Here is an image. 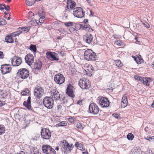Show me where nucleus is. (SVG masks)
<instances>
[{
	"label": "nucleus",
	"instance_id": "f257e3e1",
	"mask_svg": "<svg viewBox=\"0 0 154 154\" xmlns=\"http://www.w3.org/2000/svg\"><path fill=\"white\" fill-rule=\"evenodd\" d=\"M84 59L88 61L95 60L96 59V54L91 49H88L84 53Z\"/></svg>",
	"mask_w": 154,
	"mask_h": 154
},
{
	"label": "nucleus",
	"instance_id": "4c0bfd02",
	"mask_svg": "<svg viewBox=\"0 0 154 154\" xmlns=\"http://www.w3.org/2000/svg\"><path fill=\"white\" fill-rule=\"evenodd\" d=\"M76 127L80 129H82L83 128V125L79 122H78L76 124Z\"/></svg>",
	"mask_w": 154,
	"mask_h": 154
},
{
	"label": "nucleus",
	"instance_id": "5701e85b",
	"mask_svg": "<svg viewBox=\"0 0 154 154\" xmlns=\"http://www.w3.org/2000/svg\"><path fill=\"white\" fill-rule=\"evenodd\" d=\"M31 98L29 96L27 101H24L23 102V105L25 106L29 110H31Z\"/></svg>",
	"mask_w": 154,
	"mask_h": 154
},
{
	"label": "nucleus",
	"instance_id": "bf43d9fd",
	"mask_svg": "<svg viewBox=\"0 0 154 154\" xmlns=\"http://www.w3.org/2000/svg\"><path fill=\"white\" fill-rule=\"evenodd\" d=\"M62 106L61 105H58L57 106V109L58 110H60L61 109Z\"/></svg>",
	"mask_w": 154,
	"mask_h": 154
},
{
	"label": "nucleus",
	"instance_id": "473e14b6",
	"mask_svg": "<svg viewBox=\"0 0 154 154\" xmlns=\"http://www.w3.org/2000/svg\"><path fill=\"white\" fill-rule=\"evenodd\" d=\"M134 137L133 135L131 133L128 134L127 135L128 139L130 140H132L133 139Z\"/></svg>",
	"mask_w": 154,
	"mask_h": 154
},
{
	"label": "nucleus",
	"instance_id": "2eb2a0df",
	"mask_svg": "<svg viewBox=\"0 0 154 154\" xmlns=\"http://www.w3.org/2000/svg\"><path fill=\"white\" fill-rule=\"evenodd\" d=\"M51 96L55 100H58L60 99V95L58 91L55 89H53L50 91Z\"/></svg>",
	"mask_w": 154,
	"mask_h": 154
},
{
	"label": "nucleus",
	"instance_id": "9b49d317",
	"mask_svg": "<svg viewBox=\"0 0 154 154\" xmlns=\"http://www.w3.org/2000/svg\"><path fill=\"white\" fill-rule=\"evenodd\" d=\"M41 137L44 139L49 140L51 136V133L49 129L43 128L41 130Z\"/></svg>",
	"mask_w": 154,
	"mask_h": 154
},
{
	"label": "nucleus",
	"instance_id": "7ed1b4c3",
	"mask_svg": "<svg viewBox=\"0 0 154 154\" xmlns=\"http://www.w3.org/2000/svg\"><path fill=\"white\" fill-rule=\"evenodd\" d=\"M79 85L83 89H88L91 86L89 81L87 79L84 78L79 80Z\"/></svg>",
	"mask_w": 154,
	"mask_h": 154
},
{
	"label": "nucleus",
	"instance_id": "49530a36",
	"mask_svg": "<svg viewBox=\"0 0 154 154\" xmlns=\"http://www.w3.org/2000/svg\"><path fill=\"white\" fill-rule=\"evenodd\" d=\"M28 14L30 16L29 17L31 19H33V18H34V14L33 12H29L28 13Z\"/></svg>",
	"mask_w": 154,
	"mask_h": 154
},
{
	"label": "nucleus",
	"instance_id": "e2e57ef3",
	"mask_svg": "<svg viewBox=\"0 0 154 154\" xmlns=\"http://www.w3.org/2000/svg\"><path fill=\"white\" fill-rule=\"evenodd\" d=\"M68 120L70 122H72L73 121V119H72L69 118Z\"/></svg>",
	"mask_w": 154,
	"mask_h": 154
},
{
	"label": "nucleus",
	"instance_id": "412c9836",
	"mask_svg": "<svg viewBox=\"0 0 154 154\" xmlns=\"http://www.w3.org/2000/svg\"><path fill=\"white\" fill-rule=\"evenodd\" d=\"M38 14L40 18L39 19V22L41 23H43L45 18V12L43 11L42 10L38 11Z\"/></svg>",
	"mask_w": 154,
	"mask_h": 154
},
{
	"label": "nucleus",
	"instance_id": "f3484780",
	"mask_svg": "<svg viewBox=\"0 0 154 154\" xmlns=\"http://www.w3.org/2000/svg\"><path fill=\"white\" fill-rule=\"evenodd\" d=\"M99 103L101 106L103 107H108L109 105V102L106 97L101 98L100 100Z\"/></svg>",
	"mask_w": 154,
	"mask_h": 154
},
{
	"label": "nucleus",
	"instance_id": "864d4df0",
	"mask_svg": "<svg viewBox=\"0 0 154 154\" xmlns=\"http://www.w3.org/2000/svg\"><path fill=\"white\" fill-rule=\"evenodd\" d=\"M5 104L4 101L0 100V107L2 106Z\"/></svg>",
	"mask_w": 154,
	"mask_h": 154
},
{
	"label": "nucleus",
	"instance_id": "39448f33",
	"mask_svg": "<svg viewBox=\"0 0 154 154\" xmlns=\"http://www.w3.org/2000/svg\"><path fill=\"white\" fill-rule=\"evenodd\" d=\"M73 15L75 17L81 18L84 17L85 15L84 11L80 7L76 8L73 10Z\"/></svg>",
	"mask_w": 154,
	"mask_h": 154
},
{
	"label": "nucleus",
	"instance_id": "c85d7f7f",
	"mask_svg": "<svg viewBox=\"0 0 154 154\" xmlns=\"http://www.w3.org/2000/svg\"><path fill=\"white\" fill-rule=\"evenodd\" d=\"M35 0H26V4L28 6H30L33 5L35 2Z\"/></svg>",
	"mask_w": 154,
	"mask_h": 154
},
{
	"label": "nucleus",
	"instance_id": "20e7f679",
	"mask_svg": "<svg viewBox=\"0 0 154 154\" xmlns=\"http://www.w3.org/2000/svg\"><path fill=\"white\" fill-rule=\"evenodd\" d=\"M19 77L23 79H26L29 76V71L25 68L20 69L17 73Z\"/></svg>",
	"mask_w": 154,
	"mask_h": 154
},
{
	"label": "nucleus",
	"instance_id": "c9c22d12",
	"mask_svg": "<svg viewBox=\"0 0 154 154\" xmlns=\"http://www.w3.org/2000/svg\"><path fill=\"white\" fill-rule=\"evenodd\" d=\"M5 131V128L2 125H0V135L4 134Z\"/></svg>",
	"mask_w": 154,
	"mask_h": 154
},
{
	"label": "nucleus",
	"instance_id": "c03bdc74",
	"mask_svg": "<svg viewBox=\"0 0 154 154\" xmlns=\"http://www.w3.org/2000/svg\"><path fill=\"white\" fill-rule=\"evenodd\" d=\"M115 44L118 45H121L122 44V42L120 40H117L115 42Z\"/></svg>",
	"mask_w": 154,
	"mask_h": 154
},
{
	"label": "nucleus",
	"instance_id": "ea45409f",
	"mask_svg": "<svg viewBox=\"0 0 154 154\" xmlns=\"http://www.w3.org/2000/svg\"><path fill=\"white\" fill-rule=\"evenodd\" d=\"M6 24L7 22L5 20L1 19L0 20V25L3 26L6 25Z\"/></svg>",
	"mask_w": 154,
	"mask_h": 154
},
{
	"label": "nucleus",
	"instance_id": "052dcab7",
	"mask_svg": "<svg viewBox=\"0 0 154 154\" xmlns=\"http://www.w3.org/2000/svg\"><path fill=\"white\" fill-rule=\"evenodd\" d=\"M82 100H81L80 101H79L77 102V103L79 105H81L82 104Z\"/></svg>",
	"mask_w": 154,
	"mask_h": 154
},
{
	"label": "nucleus",
	"instance_id": "b1692460",
	"mask_svg": "<svg viewBox=\"0 0 154 154\" xmlns=\"http://www.w3.org/2000/svg\"><path fill=\"white\" fill-rule=\"evenodd\" d=\"M42 66L41 62L38 60L36 61L34 65V69L37 70L41 69Z\"/></svg>",
	"mask_w": 154,
	"mask_h": 154
},
{
	"label": "nucleus",
	"instance_id": "7c9ffc66",
	"mask_svg": "<svg viewBox=\"0 0 154 154\" xmlns=\"http://www.w3.org/2000/svg\"><path fill=\"white\" fill-rule=\"evenodd\" d=\"M29 49L31 51H33V53H35L37 50L36 45L32 44L30 46Z\"/></svg>",
	"mask_w": 154,
	"mask_h": 154
},
{
	"label": "nucleus",
	"instance_id": "58836bf2",
	"mask_svg": "<svg viewBox=\"0 0 154 154\" xmlns=\"http://www.w3.org/2000/svg\"><path fill=\"white\" fill-rule=\"evenodd\" d=\"M18 29H20V30L23 31L24 32H28L29 30V28L27 27H22V28H19Z\"/></svg>",
	"mask_w": 154,
	"mask_h": 154
},
{
	"label": "nucleus",
	"instance_id": "79ce46f5",
	"mask_svg": "<svg viewBox=\"0 0 154 154\" xmlns=\"http://www.w3.org/2000/svg\"><path fill=\"white\" fill-rule=\"evenodd\" d=\"M29 93V90L27 88H26L25 91H23L21 92V94L23 95H27Z\"/></svg>",
	"mask_w": 154,
	"mask_h": 154
},
{
	"label": "nucleus",
	"instance_id": "0eeeda50",
	"mask_svg": "<svg viewBox=\"0 0 154 154\" xmlns=\"http://www.w3.org/2000/svg\"><path fill=\"white\" fill-rule=\"evenodd\" d=\"M42 149L43 152L46 154H56L54 149L48 145H43L42 147Z\"/></svg>",
	"mask_w": 154,
	"mask_h": 154
},
{
	"label": "nucleus",
	"instance_id": "aec40b11",
	"mask_svg": "<svg viewBox=\"0 0 154 154\" xmlns=\"http://www.w3.org/2000/svg\"><path fill=\"white\" fill-rule=\"evenodd\" d=\"M93 39V35L91 34H86L83 36L84 41L88 44L91 42Z\"/></svg>",
	"mask_w": 154,
	"mask_h": 154
},
{
	"label": "nucleus",
	"instance_id": "de8ad7c7",
	"mask_svg": "<svg viewBox=\"0 0 154 154\" xmlns=\"http://www.w3.org/2000/svg\"><path fill=\"white\" fill-rule=\"evenodd\" d=\"M112 116L116 119H118L119 117V114L114 113Z\"/></svg>",
	"mask_w": 154,
	"mask_h": 154
},
{
	"label": "nucleus",
	"instance_id": "a19ab883",
	"mask_svg": "<svg viewBox=\"0 0 154 154\" xmlns=\"http://www.w3.org/2000/svg\"><path fill=\"white\" fill-rule=\"evenodd\" d=\"M143 77L138 76H134V78L137 81H140L141 82H142V80H143Z\"/></svg>",
	"mask_w": 154,
	"mask_h": 154
},
{
	"label": "nucleus",
	"instance_id": "680f3d73",
	"mask_svg": "<svg viewBox=\"0 0 154 154\" xmlns=\"http://www.w3.org/2000/svg\"><path fill=\"white\" fill-rule=\"evenodd\" d=\"M74 30H75V29L73 28H70L69 29V30L70 32H71V31H72L73 30L74 31Z\"/></svg>",
	"mask_w": 154,
	"mask_h": 154
},
{
	"label": "nucleus",
	"instance_id": "9d476101",
	"mask_svg": "<svg viewBox=\"0 0 154 154\" xmlns=\"http://www.w3.org/2000/svg\"><path fill=\"white\" fill-rule=\"evenodd\" d=\"M89 112L93 115H96L99 112V108L98 106L95 103H91L89 107Z\"/></svg>",
	"mask_w": 154,
	"mask_h": 154
},
{
	"label": "nucleus",
	"instance_id": "4468645a",
	"mask_svg": "<svg viewBox=\"0 0 154 154\" xmlns=\"http://www.w3.org/2000/svg\"><path fill=\"white\" fill-rule=\"evenodd\" d=\"M74 90L73 86L71 84H69L67 86L66 93L69 96L74 98L75 96L74 94Z\"/></svg>",
	"mask_w": 154,
	"mask_h": 154
},
{
	"label": "nucleus",
	"instance_id": "c756f323",
	"mask_svg": "<svg viewBox=\"0 0 154 154\" xmlns=\"http://www.w3.org/2000/svg\"><path fill=\"white\" fill-rule=\"evenodd\" d=\"M22 32V31L20 30V29H19V30L16 32H15L12 33L11 34L12 36L15 37L19 35Z\"/></svg>",
	"mask_w": 154,
	"mask_h": 154
},
{
	"label": "nucleus",
	"instance_id": "0e129e2a",
	"mask_svg": "<svg viewBox=\"0 0 154 154\" xmlns=\"http://www.w3.org/2000/svg\"><path fill=\"white\" fill-rule=\"evenodd\" d=\"M144 138L147 140H149V136H147L146 137H145Z\"/></svg>",
	"mask_w": 154,
	"mask_h": 154
},
{
	"label": "nucleus",
	"instance_id": "f704fd0d",
	"mask_svg": "<svg viewBox=\"0 0 154 154\" xmlns=\"http://www.w3.org/2000/svg\"><path fill=\"white\" fill-rule=\"evenodd\" d=\"M115 63L116 65L119 67H121L123 65V64L121 62V61L119 60H117L115 61Z\"/></svg>",
	"mask_w": 154,
	"mask_h": 154
},
{
	"label": "nucleus",
	"instance_id": "603ef678",
	"mask_svg": "<svg viewBox=\"0 0 154 154\" xmlns=\"http://www.w3.org/2000/svg\"><path fill=\"white\" fill-rule=\"evenodd\" d=\"M4 9H5V10L8 11H9L10 9L9 6L8 5H6V7H5V8H4Z\"/></svg>",
	"mask_w": 154,
	"mask_h": 154
},
{
	"label": "nucleus",
	"instance_id": "f8f14e48",
	"mask_svg": "<svg viewBox=\"0 0 154 154\" xmlns=\"http://www.w3.org/2000/svg\"><path fill=\"white\" fill-rule=\"evenodd\" d=\"M46 54L47 58L51 61H57L59 60L58 55L56 53L47 51Z\"/></svg>",
	"mask_w": 154,
	"mask_h": 154
},
{
	"label": "nucleus",
	"instance_id": "4d7b16f0",
	"mask_svg": "<svg viewBox=\"0 0 154 154\" xmlns=\"http://www.w3.org/2000/svg\"><path fill=\"white\" fill-rule=\"evenodd\" d=\"M34 154H40L38 152V150L37 149H36L34 151Z\"/></svg>",
	"mask_w": 154,
	"mask_h": 154
},
{
	"label": "nucleus",
	"instance_id": "393cba45",
	"mask_svg": "<svg viewBox=\"0 0 154 154\" xmlns=\"http://www.w3.org/2000/svg\"><path fill=\"white\" fill-rule=\"evenodd\" d=\"M78 26L80 27L81 28H82V29L89 31L90 32L93 31V29H90L88 25L85 24L84 26L81 24H79L78 25Z\"/></svg>",
	"mask_w": 154,
	"mask_h": 154
},
{
	"label": "nucleus",
	"instance_id": "1a4fd4ad",
	"mask_svg": "<svg viewBox=\"0 0 154 154\" xmlns=\"http://www.w3.org/2000/svg\"><path fill=\"white\" fill-rule=\"evenodd\" d=\"M54 80L56 83L61 85L64 82L65 78L62 74L59 73L55 75Z\"/></svg>",
	"mask_w": 154,
	"mask_h": 154
},
{
	"label": "nucleus",
	"instance_id": "69168bd1",
	"mask_svg": "<svg viewBox=\"0 0 154 154\" xmlns=\"http://www.w3.org/2000/svg\"><path fill=\"white\" fill-rule=\"evenodd\" d=\"M88 21V19H85L84 20V22L85 23L87 22Z\"/></svg>",
	"mask_w": 154,
	"mask_h": 154
},
{
	"label": "nucleus",
	"instance_id": "6e6552de",
	"mask_svg": "<svg viewBox=\"0 0 154 154\" xmlns=\"http://www.w3.org/2000/svg\"><path fill=\"white\" fill-rule=\"evenodd\" d=\"M43 94L44 90L40 86L37 87L34 90V94L37 99L41 98Z\"/></svg>",
	"mask_w": 154,
	"mask_h": 154
},
{
	"label": "nucleus",
	"instance_id": "f03ea898",
	"mask_svg": "<svg viewBox=\"0 0 154 154\" xmlns=\"http://www.w3.org/2000/svg\"><path fill=\"white\" fill-rule=\"evenodd\" d=\"M43 103L45 106L47 108L52 109L54 105L53 99L51 97H46L43 99Z\"/></svg>",
	"mask_w": 154,
	"mask_h": 154
},
{
	"label": "nucleus",
	"instance_id": "423d86ee",
	"mask_svg": "<svg viewBox=\"0 0 154 154\" xmlns=\"http://www.w3.org/2000/svg\"><path fill=\"white\" fill-rule=\"evenodd\" d=\"M60 146H62L61 149L63 151H64V152H66V151H70L73 147V144H69L66 140H64L62 143L60 144Z\"/></svg>",
	"mask_w": 154,
	"mask_h": 154
},
{
	"label": "nucleus",
	"instance_id": "37998d69",
	"mask_svg": "<svg viewBox=\"0 0 154 154\" xmlns=\"http://www.w3.org/2000/svg\"><path fill=\"white\" fill-rule=\"evenodd\" d=\"M132 57L134 58V60L136 62L137 64H140L141 63L140 59L139 58V57H135L134 56H132Z\"/></svg>",
	"mask_w": 154,
	"mask_h": 154
},
{
	"label": "nucleus",
	"instance_id": "2f4dec72",
	"mask_svg": "<svg viewBox=\"0 0 154 154\" xmlns=\"http://www.w3.org/2000/svg\"><path fill=\"white\" fill-rule=\"evenodd\" d=\"M37 21V20H32L29 22V25H31L32 26H35L36 24H38Z\"/></svg>",
	"mask_w": 154,
	"mask_h": 154
},
{
	"label": "nucleus",
	"instance_id": "72a5a7b5",
	"mask_svg": "<svg viewBox=\"0 0 154 154\" xmlns=\"http://www.w3.org/2000/svg\"><path fill=\"white\" fill-rule=\"evenodd\" d=\"M36 149L35 147H32L30 148L29 151L28 152V154H34V151Z\"/></svg>",
	"mask_w": 154,
	"mask_h": 154
},
{
	"label": "nucleus",
	"instance_id": "13d9d810",
	"mask_svg": "<svg viewBox=\"0 0 154 154\" xmlns=\"http://www.w3.org/2000/svg\"><path fill=\"white\" fill-rule=\"evenodd\" d=\"M4 9V8L2 6V4H0V10L1 11L3 10Z\"/></svg>",
	"mask_w": 154,
	"mask_h": 154
},
{
	"label": "nucleus",
	"instance_id": "a18cd8bd",
	"mask_svg": "<svg viewBox=\"0 0 154 154\" xmlns=\"http://www.w3.org/2000/svg\"><path fill=\"white\" fill-rule=\"evenodd\" d=\"M65 25L66 26L68 27L72 26L73 23L72 22H69L65 23Z\"/></svg>",
	"mask_w": 154,
	"mask_h": 154
},
{
	"label": "nucleus",
	"instance_id": "6e6d98bb",
	"mask_svg": "<svg viewBox=\"0 0 154 154\" xmlns=\"http://www.w3.org/2000/svg\"><path fill=\"white\" fill-rule=\"evenodd\" d=\"M4 56V55L3 54V53L2 52L0 51V58H2Z\"/></svg>",
	"mask_w": 154,
	"mask_h": 154
},
{
	"label": "nucleus",
	"instance_id": "dca6fc26",
	"mask_svg": "<svg viewBox=\"0 0 154 154\" xmlns=\"http://www.w3.org/2000/svg\"><path fill=\"white\" fill-rule=\"evenodd\" d=\"M21 58L15 56L13 59H12L11 63L12 65L14 66H19L22 63Z\"/></svg>",
	"mask_w": 154,
	"mask_h": 154
},
{
	"label": "nucleus",
	"instance_id": "09e8293b",
	"mask_svg": "<svg viewBox=\"0 0 154 154\" xmlns=\"http://www.w3.org/2000/svg\"><path fill=\"white\" fill-rule=\"evenodd\" d=\"M143 24L144 25V26L146 27L147 28H149L150 26L149 25L148 23H143Z\"/></svg>",
	"mask_w": 154,
	"mask_h": 154
},
{
	"label": "nucleus",
	"instance_id": "ddd939ff",
	"mask_svg": "<svg viewBox=\"0 0 154 154\" xmlns=\"http://www.w3.org/2000/svg\"><path fill=\"white\" fill-rule=\"evenodd\" d=\"M11 68L9 64L2 65L1 67V71L3 74H5L10 72Z\"/></svg>",
	"mask_w": 154,
	"mask_h": 154
},
{
	"label": "nucleus",
	"instance_id": "a878e982",
	"mask_svg": "<svg viewBox=\"0 0 154 154\" xmlns=\"http://www.w3.org/2000/svg\"><path fill=\"white\" fill-rule=\"evenodd\" d=\"M142 82L146 85L148 86L152 80L149 78H143Z\"/></svg>",
	"mask_w": 154,
	"mask_h": 154
},
{
	"label": "nucleus",
	"instance_id": "774afa93",
	"mask_svg": "<svg viewBox=\"0 0 154 154\" xmlns=\"http://www.w3.org/2000/svg\"><path fill=\"white\" fill-rule=\"evenodd\" d=\"M82 154H88V153L87 152H83Z\"/></svg>",
	"mask_w": 154,
	"mask_h": 154
},
{
	"label": "nucleus",
	"instance_id": "3c124183",
	"mask_svg": "<svg viewBox=\"0 0 154 154\" xmlns=\"http://www.w3.org/2000/svg\"><path fill=\"white\" fill-rule=\"evenodd\" d=\"M149 141H154V136L149 137Z\"/></svg>",
	"mask_w": 154,
	"mask_h": 154
},
{
	"label": "nucleus",
	"instance_id": "4be33fe9",
	"mask_svg": "<svg viewBox=\"0 0 154 154\" xmlns=\"http://www.w3.org/2000/svg\"><path fill=\"white\" fill-rule=\"evenodd\" d=\"M128 104V101L127 99V96L126 95H124L122 99L121 106L122 108H124L126 107Z\"/></svg>",
	"mask_w": 154,
	"mask_h": 154
},
{
	"label": "nucleus",
	"instance_id": "a211bd4d",
	"mask_svg": "<svg viewBox=\"0 0 154 154\" xmlns=\"http://www.w3.org/2000/svg\"><path fill=\"white\" fill-rule=\"evenodd\" d=\"M25 62L30 66L34 62V57L32 55L27 54L25 57Z\"/></svg>",
	"mask_w": 154,
	"mask_h": 154
},
{
	"label": "nucleus",
	"instance_id": "bb28decb",
	"mask_svg": "<svg viewBox=\"0 0 154 154\" xmlns=\"http://www.w3.org/2000/svg\"><path fill=\"white\" fill-rule=\"evenodd\" d=\"M8 94L9 93L5 91H1L0 92V98L1 99L6 98Z\"/></svg>",
	"mask_w": 154,
	"mask_h": 154
},
{
	"label": "nucleus",
	"instance_id": "5fc2aeb1",
	"mask_svg": "<svg viewBox=\"0 0 154 154\" xmlns=\"http://www.w3.org/2000/svg\"><path fill=\"white\" fill-rule=\"evenodd\" d=\"M144 130H145V131H146V132L149 133L150 131H149V128L148 127H146L145 128Z\"/></svg>",
	"mask_w": 154,
	"mask_h": 154
},
{
	"label": "nucleus",
	"instance_id": "cd10ccee",
	"mask_svg": "<svg viewBox=\"0 0 154 154\" xmlns=\"http://www.w3.org/2000/svg\"><path fill=\"white\" fill-rule=\"evenodd\" d=\"M5 42L7 43H12L13 42V40L11 36L8 35L5 38Z\"/></svg>",
	"mask_w": 154,
	"mask_h": 154
},
{
	"label": "nucleus",
	"instance_id": "338daca9",
	"mask_svg": "<svg viewBox=\"0 0 154 154\" xmlns=\"http://www.w3.org/2000/svg\"><path fill=\"white\" fill-rule=\"evenodd\" d=\"M152 68L154 69V62L152 63Z\"/></svg>",
	"mask_w": 154,
	"mask_h": 154
},
{
	"label": "nucleus",
	"instance_id": "e433bc0d",
	"mask_svg": "<svg viewBox=\"0 0 154 154\" xmlns=\"http://www.w3.org/2000/svg\"><path fill=\"white\" fill-rule=\"evenodd\" d=\"M66 125L67 123L65 121L62 122L57 124V125L59 127L64 126Z\"/></svg>",
	"mask_w": 154,
	"mask_h": 154
},
{
	"label": "nucleus",
	"instance_id": "6ab92c4d",
	"mask_svg": "<svg viewBox=\"0 0 154 154\" xmlns=\"http://www.w3.org/2000/svg\"><path fill=\"white\" fill-rule=\"evenodd\" d=\"M76 7V4L75 2L71 0H68L67 2L66 7L69 9L70 8L71 10H74Z\"/></svg>",
	"mask_w": 154,
	"mask_h": 154
},
{
	"label": "nucleus",
	"instance_id": "8fccbe9b",
	"mask_svg": "<svg viewBox=\"0 0 154 154\" xmlns=\"http://www.w3.org/2000/svg\"><path fill=\"white\" fill-rule=\"evenodd\" d=\"M82 144H81L80 143L79 144L78 142L76 143L75 144V147H81V146Z\"/></svg>",
	"mask_w": 154,
	"mask_h": 154
}]
</instances>
